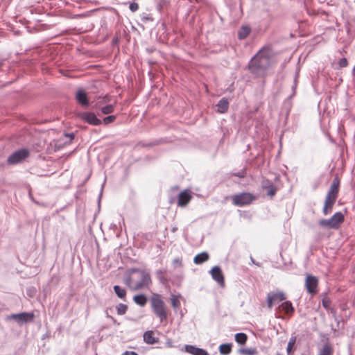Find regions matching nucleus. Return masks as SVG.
I'll return each mask as SVG.
<instances>
[{"label":"nucleus","instance_id":"obj_1","mask_svg":"<svg viewBox=\"0 0 355 355\" xmlns=\"http://www.w3.org/2000/svg\"><path fill=\"white\" fill-rule=\"evenodd\" d=\"M272 52L269 47L261 49L250 60L248 69L257 76L265 74L271 64Z\"/></svg>","mask_w":355,"mask_h":355},{"label":"nucleus","instance_id":"obj_2","mask_svg":"<svg viewBox=\"0 0 355 355\" xmlns=\"http://www.w3.org/2000/svg\"><path fill=\"white\" fill-rule=\"evenodd\" d=\"M151 308L154 313L162 322L167 318V311L164 301L159 297V295L154 294L150 299Z\"/></svg>","mask_w":355,"mask_h":355},{"label":"nucleus","instance_id":"obj_3","mask_svg":"<svg viewBox=\"0 0 355 355\" xmlns=\"http://www.w3.org/2000/svg\"><path fill=\"white\" fill-rule=\"evenodd\" d=\"M130 272L139 273L141 278L139 282L134 284V286L132 287V290H139L147 288L151 284V278L148 271L145 270H140L139 268H132L130 269Z\"/></svg>","mask_w":355,"mask_h":355},{"label":"nucleus","instance_id":"obj_4","mask_svg":"<svg viewBox=\"0 0 355 355\" xmlns=\"http://www.w3.org/2000/svg\"><path fill=\"white\" fill-rule=\"evenodd\" d=\"M35 314L33 312H21L19 313H12L6 317L7 320H14L19 325L26 323H31L33 321Z\"/></svg>","mask_w":355,"mask_h":355},{"label":"nucleus","instance_id":"obj_5","mask_svg":"<svg viewBox=\"0 0 355 355\" xmlns=\"http://www.w3.org/2000/svg\"><path fill=\"white\" fill-rule=\"evenodd\" d=\"M256 197L250 193L243 192L232 196V200L233 205L238 207H243L251 204Z\"/></svg>","mask_w":355,"mask_h":355},{"label":"nucleus","instance_id":"obj_6","mask_svg":"<svg viewBox=\"0 0 355 355\" xmlns=\"http://www.w3.org/2000/svg\"><path fill=\"white\" fill-rule=\"evenodd\" d=\"M29 155V151L26 148L19 149L12 153L7 159L8 164L14 165L21 162Z\"/></svg>","mask_w":355,"mask_h":355},{"label":"nucleus","instance_id":"obj_7","mask_svg":"<svg viewBox=\"0 0 355 355\" xmlns=\"http://www.w3.org/2000/svg\"><path fill=\"white\" fill-rule=\"evenodd\" d=\"M285 300V294L282 291L277 293H269L267 296V306L268 309H271L274 304L282 302Z\"/></svg>","mask_w":355,"mask_h":355},{"label":"nucleus","instance_id":"obj_8","mask_svg":"<svg viewBox=\"0 0 355 355\" xmlns=\"http://www.w3.org/2000/svg\"><path fill=\"white\" fill-rule=\"evenodd\" d=\"M318 280L316 277L309 275L306 277L305 280V286L307 292L313 295L317 293V287H318Z\"/></svg>","mask_w":355,"mask_h":355},{"label":"nucleus","instance_id":"obj_9","mask_svg":"<svg viewBox=\"0 0 355 355\" xmlns=\"http://www.w3.org/2000/svg\"><path fill=\"white\" fill-rule=\"evenodd\" d=\"M78 116L92 125H99L102 123L101 120L98 119L94 112H80L78 114Z\"/></svg>","mask_w":355,"mask_h":355},{"label":"nucleus","instance_id":"obj_10","mask_svg":"<svg viewBox=\"0 0 355 355\" xmlns=\"http://www.w3.org/2000/svg\"><path fill=\"white\" fill-rule=\"evenodd\" d=\"M213 279H214L219 285L223 286L225 283L224 276L221 268L218 266H214L209 271Z\"/></svg>","mask_w":355,"mask_h":355},{"label":"nucleus","instance_id":"obj_11","mask_svg":"<svg viewBox=\"0 0 355 355\" xmlns=\"http://www.w3.org/2000/svg\"><path fill=\"white\" fill-rule=\"evenodd\" d=\"M339 185L340 180L338 178H335L331 182L330 189L326 196H329L331 198H334V199L336 200L339 191Z\"/></svg>","mask_w":355,"mask_h":355},{"label":"nucleus","instance_id":"obj_12","mask_svg":"<svg viewBox=\"0 0 355 355\" xmlns=\"http://www.w3.org/2000/svg\"><path fill=\"white\" fill-rule=\"evenodd\" d=\"M76 99L83 106L89 105L87 94L86 92L83 89H80L76 92Z\"/></svg>","mask_w":355,"mask_h":355},{"label":"nucleus","instance_id":"obj_13","mask_svg":"<svg viewBox=\"0 0 355 355\" xmlns=\"http://www.w3.org/2000/svg\"><path fill=\"white\" fill-rule=\"evenodd\" d=\"M191 199V194L187 191H182L178 195V205L180 207L186 206Z\"/></svg>","mask_w":355,"mask_h":355},{"label":"nucleus","instance_id":"obj_14","mask_svg":"<svg viewBox=\"0 0 355 355\" xmlns=\"http://www.w3.org/2000/svg\"><path fill=\"white\" fill-rule=\"evenodd\" d=\"M185 351L193 355H209L205 349L191 345H185Z\"/></svg>","mask_w":355,"mask_h":355},{"label":"nucleus","instance_id":"obj_15","mask_svg":"<svg viewBox=\"0 0 355 355\" xmlns=\"http://www.w3.org/2000/svg\"><path fill=\"white\" fill-rule=\"evenodd\" d=\"M336 199H334V198H331L329 196H326L325 200H324V205L323 207L322 212L324 215L329 214L333 208V206L336 202Z\"/></svg>","mask_w":355,"mask_h":355},{"label":"nucleus","instance_id":"obj_16","mask_svg":"<svg viewBox=\"0 0 355 355\" xmlns=\"http://www.w3.org/2000/svg\"><path fill=\"white\" fill-rule=\"evenodd\" d=\"M143 338L144 341L148 345H153L159 341V338L154 337V332L150 330L144 332Z\"/></svg>","mask_w":355,"mask_h":355},{"label":"nucleus","instance_id":"obj_17","mask_svg":"<svg viewBox=\"0 0 355 355\" xmlns=\"http://www.w3.org/2000/svg\"><path fill=\"white\" fill-rule=\"evenodd\" d=\"M330 221L334 224L336 229L340 226V224L344 221V215L343 213L338 211L335 213L330 218Z\"/></svg>","mask_w":355,"mask_h":355},{"label":"nucleus","instance_id":"obj_18","mask_svg":"<svg viewBox=\"0 0 355 355\" xmlns=\"http://www.w3.org/2000/svg\"><path fill=\"white\" fill-rule=\"evenodd\" d=\"M217 112L221 114L225 113L229 107V101L225 98H221L216 104Z\"/></svg>","mask_w":355,"mask_h":355},{"label":"nucleus","instance_id":"obj_19","mask_svg":"<svg viewBox=\"0 0 355 355\" xmlns=\"http://www.w3.org/2000/svg\"><path fill=\"white\" fill-rule=\"evenodd\" d=\"M209 254L206 252H202L195 256L193 259V262L198 265L202 264L204 262L207 261L209 259Z\"/></svg>","mask_w":355,"mask_h":355},{"label":"nucleus","instance_id":"obj_20","mask_svg":"<svg viewBox=\"0 0 355 355\" xmlns=\"http://www.w3.org/2000/svg\"><path fill=\"white\" fill-rule=\"evenodd\" d=\"M279 308L282 309V310L284 311L286 314H292L295 311V309L291 301L283 302L279 306Z\"/></svg>","mask_w":355,"mask_h":355},{"label":"nucleus","instance_id":"obj_21","mask_svg":"<svg viewBox=\"0 0 355 355\" xmlns=\"http://www.w3.org/2000/svg\"><path fill=\"white\" fill-rule=\"evenodd\" d=\"M251 28L248 26H242L238 31V38L239 40L245 39L250 33Z\"/></svg>","mask_w":355,"mask_h":355},{"label":"nucleus","instance_id":"obj_22","mask_svg":"<svg viewBox=\"0 0 355 355\" xmlns=\"http://www.w3.org/2000/svg\"><path fill=\"white\" fill-rule=\"evenodd\" d=\"M134 302L140 306H144L148 301L147 297L144 294H139L133 297Z\"/></svg>","mask_w":355,"mask_h":355},{"label":"nucleus","instance_id":"obj_23","mask_svg":"<svg viewBox=\"0 0 355 355\" xmlns=\"http://www.w3.org/2000/svg\"><path fill=\"white\" fill-rule=\"evenodd\" d=\"M232 345L231 343H223L221 344L219 346V352L222 355H227L229 354L232 351Z\"/></svg>","mask_w":355,"mask_h":355},{"label":"nucleus","instance_id":"obj_24","mask_svg":"<svg viewBox=\"0 0 355 355\" xmlns=\"http://www.w3.org/2000/svg\"><path fill=\"white\" fill-rule=\"evenodd\" d=\"M113 288L115 294L117 295L119 298L122 300L125 299L126 295V291L124 288H121L119 285L114 286Z\"/></svg>","mask_w":355,"mask_h":355},{"label":"nucleus","instance_id":"obj_25","mask_svg":"<svg viewBox=\"0 0 355 355\" xmlns=\"http://www.w3.org/2000/svg\"><path fill=\"white\" fill-rule=\"evenodd\" d=\"M181 297L180 294L178 295H171V305L173 307L174 309H177L180 308V297Z\"/></svg>","mask_w":355,"mask_h":355},{"label":"nucleus","instance_id":"obj_26","mask_svg":"<svg viewBox=\"0 0 355 355\" xmlns=\"http://www.w3.org/2000/svg\"><path fill=\"white\" fill-rule=\"evenodd\" d=\"M234 338L237 343L244 345L248 340V336L245 333H237L235 334Z\"/></svg>","mask_w":355,"mask_h":355},{"label":"nucleus","instance_id":"obj_27","mask_svg":"<svg viewBox=\"0 0 355 355\" xmlns=\"http://www.w3.org/2000/svg\"><path fill=\"white\" fill-rule=\"evenodd\" d=\"M333 349L329 343H325L320 349L319 355H332Z\"/></svg>","mask_w":355,"mask_h":355},{"label":"nucleus","instance_id":"obj_28","mask_svg":"<svg viewBox=\"0 0 355 355\" xmlns=\"http://www.w3.org/2000/svg\"><path fill=\"white\" fill-rule=\"evenodd\" d=\"M318 223L323 227H327L328 229H336L329 219H321L319 220Z\"/></svg>","mask_w":355,"mask_h":355},{"label":"nucleus","instance_id":"obj_29","mask_svg":"<svg viewBox=\"0 0 355 355\" xmlns=\"http://www.w3.org/2000/svg\"><path fill=\"white\" fill-rule=\"evenodd\" d=\"M295 342H296V337L291 336L288 343V345H287V348H286V352H287L288 355H291L293 347H294Z\"/></svg>","mask_w":355,"mask_h":355},{"label":"nucleus","instance_id":"obj_30","mask_svg":"<svg viewBox=\"0 0 355 355\" xmlns=\"http://www.w3.org/2000/svg\"><path fill=\"white\" fill-rule=\"evenodd\" d=\"M116 312L118 315H124L127 310H128V306L126 304L120 303L116 306Z\"/></svg>","mask_w":355,"mask_h":355},{"label":"nucleus","instance_id":"obj_31","mask_svg":"<svg viewBox=\"0 0 355 355\" xmlns=\"http://www.w3.org/2000/svg\"><path fill=\"white\" fill-rule=\"evenodd\" d=\"M114 110V107L112 104L106 105L101 108V111L103 114H108L112 113Z\"/></svg>","mask_w":355,"mask_h":355},{"label":"nucleus","instance_id":"obj_32","mask_svg":"<svg viewBox=\"0 0 355 355\" xmlns=\"http://www.w3.org/2000/svg\"><path fill=\"white\" fill-rule=\"evenodd\" d=\"M165 272L166 270H157L156 271V277L162 284H165L166 282V279L164 277Z\"/></svg>","mask_w":355,"mask_h":355},{"label":"nucleus","instance_id":"obj_33","mask_svg":"<svg viewBox=\"0 0 355 355\" xmlns=\"http://www.w3.org/2000/svg\"><path fill=\"white\" fill-rule=\"evenodd\" d=\"M239 352L244 355H254L257 352L255 348L240 349Z\"/></svg>","mask_w":355,"mask_h":355},{"label":"nucleus","instance_id":"obj_34","mask_svg":"<svg viewBox=\"0 0 355 355\" xmlns=\"http://www.w3.org/2000/svg\"><path fill=\"white\" fill-rule=\"evenodd\" d=\"M172 264L174 268H181L182 266V257H178L172 261Z\"/></svg>","mask_w":355,"mask_h":355},{"label":"nucleus","instance_id":"obj_35","mask_svg":"<svg viewBox=\"0 0 355 355\" xmlns=\"http://www.w3.org/2000/svg\"><path fill=\"white\" fill-rule=\"evenodd\" d=\"M274 184L272 181L268 179H263L261 182V187L264 189H268L272 187Z\"/></svg>","mask_w":355,"mask_h":355},{"label":"nucleus","instance_id":"obj_36","mask_svg":"<svg viewBox=\"0 0 355 355\" xmlns=\"http://www.w3.org/2000/svg\"><path fill=\"white\" fill-rule=\"evenodd\" d=\"M116 116L115 115H109L103 118V123L107 125L113 123L116 120Z\"/></svg>","mask_w":355,"mask_h":355},{"label":"nucleus","instance_id":"obj_37","mask_svg":"<svg viewBox=\"0 0 355 355\" xmlns=\"http://www.w3.org/2000/svg\"><path fill=\"white\" fill-rule=\"evenodd\" d=\"M297 78H298V73H296L295 76V78H294V83H293V85L292 86V94L288 98V99H290L291 98H293L295 95V90H296V87H297Z\"/></svg>","mask_w":355,"mask_h":355},{"label":"nucleus","instance_id":"obj_38","mask_svg":"<svg viewBox=\"0 0 355 355\" xmlns=\"http://www.w3.org/2000/svg\"><path fill=\"white\" fill-rule=\"evenodd\" d=\"M232 175L238 177L239 178H243L246 176V172L245 169H243L239 172L232 173Z\"/></svg>","mask_w":355,"mask_h":355},{"label":"nucleus","instance_id":"obj_39","mask_svg":"<svg viewBox=\"0 0 355 355\" xmlns=\"http://www.w3.org/2000/svg\"><path fill=\"white\" fill-rule=\"evenodd\" d=\"M322 306L323 307L327 309V310H329L330 309V304H331V301L327 299V298H324L322 300Z\"/></svg>","mask_w":355,"mask_h":355},{"label":"nucleus","instance_id":"obj_40","mask_svg":"<svg viewBox=\"0 0 355 355\" xmlns=\"http://www.w3.org/2000/svg\"><path fill=\"white\" fill-rule=\"evenodd\" d=\"M268 191H267V195L270 196H273L275 195L277 192V188L275 185L271 187L270 188L268 189Z\"/></svg>","mask_w":355,"mask_h":355},{"label":"nucleus","instance_id":"obj_41","mask_svg":"<svg viewBox=\"0 0 355 355\" xmlns=\"http://www.w3.org/2000/svg\"><path fill=\"white\" fill-rule=\"evenodd\" d=\"M129 8L132 12H135L138 10L139 5L137 3L135 2L130 3Z\"/></svg>","mask_w":355,"mask_h":355},{"label":"nucleus","instance_id":"obj_42","mask_svg":"<svg viewBox=\"0 0 355 355\" xmlns=\"http://www.w3.org/2000/svg\"><path fill=\"white\" fill-rule=\"evenodd\" d=\"M347 64H348L347 60L345 58L340 59V60L338 62V65L341 68L347 67Z\"/></svg>","mask_w":355,"mask_h":355},{"label":"nucleus","instance_id":"obj_43","mask_svg":"<svg viewBox=\"0 0 355 355\" xmlns=\"http://www.w3.org/2000/svg\"><path fill=\"white\" fill-rule=\"evenodd\" d=\"M64 137L69 139V141H66L65 144H70L71 141L74 139V134L73 133H65Z\"/></svg>","mask_w":355,"mask_h":355},{"label":"nucleus","instance_id":"obj_44","mask_svg":"<svg viewBox=\"0 0 355 355\" xmlns=\"http://www.w3.org/2000/svg\"><path fill=\"white\" fill-rule=\"evenodd\" d=\"M141 19L143 21H153V18L148 14L144 13L141 17Z\"/></svg>","mask_w":355,"mask_h":355},{"label":"nucleus","instance_id":"obj_45","mask_svg":"<svg viewBox=\"0 0 355 355\" xmlns=\"http://www.w3.org/2000/svg\"><path fill=\"white\" fill-rule=\"evenodd\" d=\"M125 284H126L128 286H130V287L132 288V287L134 285H132V286L131 285V282H132V278H131V277H130H130H128L125 279Z\"/></svg>","mask_w":355,"mask_h":355},{"label":"nucleus","instance_id":"obj_46","mask_svg":"<svg viewBox=\"0 0 355 355\" xmlns=\"http://www.w3.org/2000/svg\"><path fill=\"white\" fill-rule=\"evenodd\" d=\"M122 355H138V354L133 351H126Z\"/></svg>","mask_w":355,"mask_h":355},{"label":"nucleus","instance_id":"obj_47","mask_svg":"<svg viewBox=\"0 0 355 355\" xmlns=\"http://www.w3.org/2000/svg\"><path fill=\"white\" fill-rule=\"evenodd\" d=\"M250 261H251L252 263L255 264L256 266H257L259 267L261 266V263L259 262H256L252 257H250Z\"/></svg>","mask_w":355,"mask_h":355},{"label":"nucleus","instance_id":"obj_48","mask_svg":"<svg viewBox=\"0 0 355 355\" xmlns=\"http://www.w3.org/2000/svg\"><path fill=\"white\" fill-rule=\"evenodd\" d=\"M110 319L112 320V322H113L114 324H117V325H119V322H117V321H116V320L115 318H114L113 317H110Z\"/></svg>","mask_w":355,"mask_h":355},{"label":"nucleus","instance_id":"obj_49","mask_svg":"<svg viewBox=\"0 0 355 355\" xmlns=\"http://www.w3.org/2000/svg\"><path fill=\"white\" fill-rule=\"evenodd\" d=\"M177 230H178V227H173L172 229H171V231L173 232H175Z\"/></svg>","mask_w":355,"mask_h":355},{"label":"nucleus","instance_id":"obj_50","mask_svg":"<svg viewBox=\"0 0 355 355\" xmlns=\"http://www.w3.org/2000/svg\"><path fill=\"white\" fill-rule=\"evenodd\" d=\"M105 314H106V317H107V318H110V317H112V316H111V315H110L108 314L107 311H106Z\"/></svg>","mask_w":355,"mask_h":355},{"label":"nucleus","instance_id":"obj_51","mask_svg":"<svg viewBox=\"0 0 355 355\" xmlns=\"http://www.w3.org/2000/svg\"><path fill=\"white\" fill-rule=\"evenodd\" d=\"M352 73L354 75L355 74V67H354L353 70H352Z\"/></svg>","mask_w":355,"mask_h":355},{"label":"nucleus","instance_id":"obj_52","mask_svg":"<svg viewBox=\"0 0 355 355\" xmlns=\"http://www.w3.org/2000/svg\"><path fill=\"white\" fill-rule=\"evenodd\" d=\"M103 187V185H102V188L101 189V194L102 193Z\"/></svg>","mask_w":355,"mask_h":355}]
</instances>
